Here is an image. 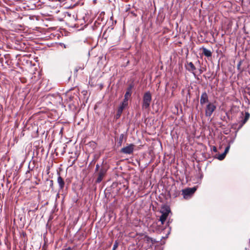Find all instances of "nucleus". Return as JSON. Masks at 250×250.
Segmentation results:
<instances>
[{"label": "nucleus", "mask_w": 250, "mask_h": 250, "mask_svg": "<svg viewBox=\"0 0 250 250\" xmlns=\"http://www.w3.org/2000/svg\"><path fill=\"white\" fill-rule=\"evenodd\" d=\"M57 183L59 186L60 189H62L64 187L65 183L63 179L59 175L57 178Z\"/></svg>", "instance_id": "9b49d317"}, {"label": "nucleus", "mask_w": 250, "mask_h": 250, "mask_svg": "<svg viewBox=\"0 0 250 250\" xmlns=\"http://www.w3.org/2000/svg\"><path fill=\"white\" fill-rule=\"evenodd\" d=\"M250 118V114L248 112L245 113V116L244 119L242 121V125L245 124Z\"/></svg>", "instance_id": "4468645a"}, {"label": "nucleus", "mask_w": 250, "mask_h": 250, "mask_svg": "<svg viewBox=\"0 0 250 250\" xmlns=\"http://www.w3.org/2000/svg\"><path fill=\"white\" fill-rule=\"evenodd\" d=\"M208 102V98L207 93L206 92H203L201 96L200 104L203 105L205 103Z\"/></svg>", "instance_id": "1a4fd4ad"}, {"label": "nucleus", "mask_w": 250, "mask_h": 250, "mask_svg": "<svg viewBox=\"0 0 250 250\" xmlns=\"http://www.w3.org/2000/svg\"><path fill=\"white\" fill-rule=\"evenodd\" d=\"M160 212L162 213V215L160 217L159 220L161 224L163 225L170 212L169 207L167 206H163L161 208Z\"/></svg>", "instance_id": "f257e3e1"}, {"label": "nucleus", "mask_w": 250, "mask_h": 250, "mask_svg": "<svg viewBox=\"0 0 250 250\" xmlns=\"http://www.w3.org/2000/svg\"><path fill=\"white\" fill-rule=\"evenodd\" d=\"M65 0H59V1H60V2H64V1H65Z\"/></svg>", "instance_id": "b1692460"}, {"label": "nucleus", "mask_w": 250, "mask_h": 250, "mask_svg": "<svg viewBox=\"0 0 250 250\" xmlns=\"http://www.w3.org/2000/svg\"><path fill=\"white\" fill-rule=\"evenodd\" d=\"M186 68L188 71L192 73L195 78H196V74L195 72L196 67L192 62H188L186 64Z\"/></svg>", "instance_id": "0eeeda50"}, {"label": "nucleus", "mask_w": 250, "mask_h": 250, "mask_svg": "<svg viewBox=\"0 0 250 250\" xmlns=\"http://www.w3.org/2000/svg\"><path fill=\"white\" fill-rule=\"evenodd\" d=\"M50 187H51L52 188H53V181L52 180H50Z\"/></svg>", "instance_id": "aec40b11"}, {"label": "nucleus", "mask_w": 250, "mask_h": 250, "mask_svg": "<svg viewBox=\"0 0 250 250\" xmlns=\"http://www.w3.org/2000/svg\"><path fill=\"white\" fill-rule=\"evenodd\" d=\"M196 188L193 187L192 188H187L182 190V194L184 198L186 199L189 198L195 192Z\"/></svg>", "instance_id": "20e7f679"}, {"label": "nucleus", "mask_w": 250, "mask_h": 250, "mask_svg": "<svg viewBox=\"0 0 250 250\" xmlns=\"http://www.w3.org/2000/svg\"><path fill=\"white\" fill-rule=\"evenodd\" d=\"M241 64H242V61H239V62H238V63L237 64V68L240 72L242 71V69L241 68Z\"/></svg>", "instance_id": "f3484780"}, {"label": "nucleus", "mask_w": 250, "mask_h": 250, "mask_svg": "<svg viewBox=\"0 0 250 250\" xmlns=\"http://www.w3.org/2000/svg\"><path fill=\"white\" fill-rule=\"evenodd\" d=\"M112 250H113V248L112 249Z\"/></svg>", "instance_id": "393cba45"}, {"label": "nucleus", "mask_w": 250, "mask_h": 250, "mask_svg": "<svg viewBox=\"0 0 250 250\" xmlns=\"http://www.w3.org/2000/svg\"><path fill=\"white\" fill-rule=\"evenodd\" d=\"M141 240L144 243L142 246L146 244V246H145L146 249L151 247L152 245L156 242L154 239L149 237L146 235H142Z\"/></svg>", "instance_id": "f03ea898"}, {"label": "nucleus", "mask_w": 250, "mask_h": 250, "mask_svg": "<svg viewBox=\"0 0 250 250\" xmlns=\"http://www.w3.org/2000/svg\"><path fill=\"white\" fill-rule=\"evenodd\" d=\"M226 155L224 153H223L218 156L217 159L219 160H223L225 158Z\"/></svg>", "instance_id": "dca6fc26"}, {"label": "nucleus", "mask_w": 250, "mask_h": 250, "mask_svg": "<svg viewBox=\"0 0 250 250\" xmlns=\"http://www.w3.org/2000/svg\"><path fill=\"white\" fill-rule=\"evenodd\" d=\"M134 148V145L130 144L127 146L124 147L121 149V152L126 154H130L133 153Z\"/></svg>", "instance_id": "423d86ee"}, {"label": "nucleus", "mask_w": 250, "mask_h": 250, "mask_svg": "<svg viewBox=\"0 0 250 250\" xmlns=\"http://www.w3.org/2000/svg\"><path fill=\"white\" fill-rule=\"evenodd\" d=\"M203 54L205 56H206L207 57H209L211 56L212 53L209 50L204 47V48H203Z\"/></svg>", "instance_id": "ddd939ff"}, {"label": "nucleus", "mask_w": 250, "mask_h": 250, "mask_svg": "<svg viewBox=\"0 0 250 250\" xmlns=\"http://www.w3.org/2000/svg\"><path fill=\"white\" fill-rule=\"evenodd\" d=\"M152 100L151 95L149 91L146 92L143 96V102L142 104L143 108L147 109L149 108Z\"/></svg>", "instance_id": "7ed1b4c3"}, {"label": "nucleus", "mask_w": 250, "mask_h": 250, "mask_svg": "<svg viewBox=\"0 0 250 250\" xmlns=\"http://www.w3.org/2000/svg\"><path fill=\"white\" fill-rule=\"evenodd\" d=\"M117 247H118V243H117V242H116L113 245V250H115L117 249Z\"/></svg>", "instance_id": "6ab92c4d"}, {"label": "nucleus", "mask_w": 250, "mask_h": 250, "mask_svg": "<svg viewBox=\"0 0 250 250\" xmlns=\"http://www.w3.org/2000/svg\"><path fill=\"white\" fill-rule=\"evenodd\" d=\"M124 138V134H121L120 135L119 140V141H118V144L120 146L122 144Z\"/></svg>", "instance_id": "2eb2a0df"}, {"label": "nucleus", "mask_w": 250, "mask_h": 250, "mask_svg": "<svg viewBox=\"0 0 250 250\" xmlns=\"http://www.w3.org/2000/svg\"><path fill=\"white\" fill-rule=\"evenodd\" d=\"M105 172L104 170H103V169L100 170V171L98 174V178L96 181V183H99L102 181L103 178L105 174Z\"/></svg>", "instance_id": "f8f14e48"}, {"label": "nucleus", "mask_w": 250, "mask_h": 250, "mask_svg": "<svg viewBox=\"0 0 250 250\" xmlns=\"http://www.w3.org/2000/svg\"><path fill=\"white\" fill-rule=\"evenodd\" d=\"M212 150L214 151V152H217V148L215 146H213L212 147Z\"/></svg>", "instance_id": "412c9836"}, {"label": "nucleus", "mask_w": 250, "mask_h": 250, "mask_svg": "<svg viewBox=\"0 0 250 250\" xmlns=\"http://www.w3.org/2000/svg\"><path fill=\"white\" fill-rule=\"evenodd\" d=\"M230 148V146H227L225 148V150L224 152V153L226 155V154L229 152V149Z\"/></svg>", "instance_id": "a211bd4d"}, {"label": "nucleus", "mask_w": 250, "mask_h": 250, "mask_svg": "<svg viewBox=\"0 0 250 250\" xmlns=\"http://www.w3.org/2000/svg\"><path fill=\"white\" fill-rule=\"evenodd\" d=\"M216 108V106L213 104L211 103H208L205 110L206 116L210 117L215 110Z\"/></svg>", "instance_id": "39448f33"}, {"label": "nucleus", "mask_w": 250, "mask_h": 250, "mask_svg": "<svg viewBox=\"0 0 250 250\" xmlns=\"http://www.w3.org/2000/svg\"><path fill=\"white\" fill-rule=\"evenodd\" d=\"M127 105L128 102L124 100L118 108L117 116L120 117L124 109L126 107Z\"/></svg>", "instance_id": "6e6552de"}, {"label": "nucleus", "mask_w": 250, "mask_h": 250, "mask_svg": "<svg viewBox=\"0 0 250 250\" xmlns=\"http://www.w3.org/2000/svg\"><path fill=\"white\" fill-rule=\"evenodd\" d=\"M99 167V166L98 165H96V170H98V168Z\"/></svg>", "instance_id": "5701e85b"}, {"label": "nucleus", "mask_w": 250, "mask_h": 250, "mask_svg": "<svg viewBox=\"0 0 250 250\" xmlns=\"http://www.w3.org/2000/svg\"><path fill=\"white\" fill-rule=\"evenodd\" d=\"M199 73H200V74H202L203 72V71L201 69H200L199 70Z\"/></svg>", "instance_id": "4be33fe9"}, {"label": "nucleus", "mask_w": 250, "mask_h": 250, "mask_svg": "<svg viewBox=\"0 0 250 250\" xmlns=\"http://www.w3.org/2000/svg\"><path fill=\"white\" fill-rule=\"evenodd\" d=\"M131 89L132 86L130 85L127 89V91H126L125 95V98L124 99V101L128 102V99L130 97L131 95Z\"/></svg>", "instance_id": "9d476101"}]
</instances>
